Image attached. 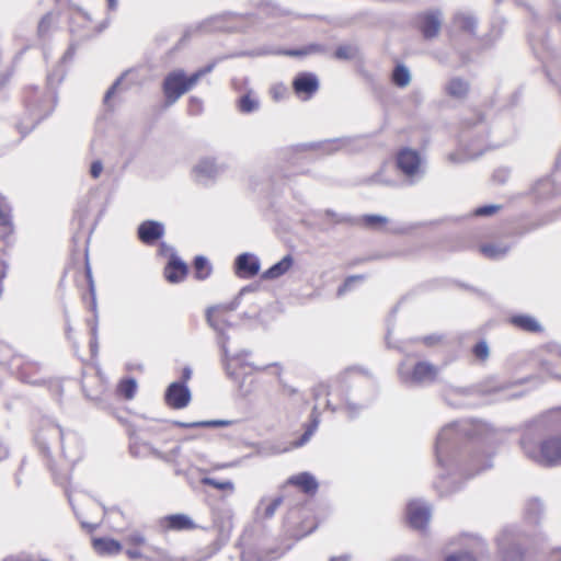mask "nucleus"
I'll list each match as a JSON object with an SVG mask.
<instances>
[{
	"label": "nucleus",
	"mask_w": 561,
	"mask_h": 561,
	"mask_svg": "<svg viewBox=\"0 0 561 561\" xmlns=\"http://www.w3.org/2000/svg\"><path fill=\"white\" fill-rule=\"evenodd\" d=\"M238 108L244 114L253 113L259 108V101L250 94H244L238 101Z\"/></svg>",
	"instance_id": "obj_40"
},
{
	"label": "nucleus",
	"mask_w": 561,
	"mask_h": 561,
	"mask_svg": "<svg viewBox=\"0 0 561 561\" xmlns=\"http://www.w3.org/2000/svg\"><path fill=\"white\" fill-rule=\"evenodd\" d=\"M468 394L466 390L453 388L448 390L445 396V400L449 405L453 407H462L466 402L462 400Z\"/></svg>",
	"instance_id": "obj_41"
},
{
	"label": "nucleus",
	"mask_w": 561,
	"mask_h": 561,
	"mask_svg": "<svg viewBox=\"0 0 561 561\" xmlns=\"http://www.w3.org/2000/svg\"><path fill=\"white\" fill-rule=\"evenodd\" d=\"M542 513V504L539 500H530L526 504L525 515L530 523H537Z\"/></svg>",
	"instance_id": "obj_38"
},
{
	"label": "nucleus",
	"mask_w": 561,
	"mask_h": 561,
	"mask_svg": "<svg viewBox=\"0 0 561 561\" xmlns=\"http://www.w3.org/2000/svg\"><path fill=\"white\" fill-rule=\"evenodd\" d=\"M163 526L171 530H187L195 528L193 519L185 514H173L163 518Z\"/></svg>",
	"instance_id": "obj_22"
},
{
	"label": "nucleus",
	"mask_w": 561,
	"mask_h": 561,
	"mask_svg": "<svg viewBox=\"0 0 561 561\" xmlns=\"http://www.w3.org/2000/svg\"><path fill=\"white\" fill-rule=\"evenodd\" d=\"M363 279H364L363 275H352V276L347 277L345 279V282L343 283V285H341L339 287L337 296L344 295L346 291H348L352 288V286L355 282L363 280Z\"/></svg>",
	"instance_id": "obj_47"
},
{
	"label": "nucleus",
	"mask_w": 561,
	"mask_h": 561,
	"mask_svg": "<svg viewBox=\"0 0 561 561\" xmlns=\"http://www.w3.org/2000/svg\"><path fill=\"white\" fill-rule=\"evenodd\" d=\"M26 368H27L26 366H23V367L20 369V371H19L20 377H21V379H22L23 381H25V382H32V383H33L34 381L27 378V375H26Z\"/></svg>",
	"instance_id": "obj_62"
},
{
	"label": "nucleus",
	"mask_w": 561,
	"mask_h": 561,
	"mask_svg": "<svg viewBox=\"0 0 561 561\" xmlns=\"http://www.w3.org/2000/svg\"><path fill=\"white\" fill-rule=\"evenodd\" d=\"M293 88L297 94H305L308 98L319 89V80L314 73L300 72L293 81Z\"/></svg>",
	"instance_id": "obj_16"
},
{
	"label": "nucleus",
	"mask_w": 561,
	"mask_h": 561,
	"mask_svg": "<svg viewBox=\"0 0 561 561\" xmlns=\"http://www.w3.org/2000/svg\"><path fill=\"white\" fill-rule=\"evenodd\" d=\"M49 25H50L49 16L48 15L43 16L42 20L39 21L38 27H37L39 36H43L48 31Z\"/></svg>",
	"instance_id": "obj_53"
},
{
	"label": "nucleus",
	"mask_w": 561,
	"mask_h": 561,
	"mask_svg": "<svg viewBox=\"0 0 561 561\" xmlns=\"http://www.w3.org/2000/svg\"><path fill=\"white\" fill-rule=\"evenodd\" d=\"M510 322L517 329H520L526 332H540L542 331L541 324L537 321L536 318L529 314H515L510 318Z\"/></svg>",
	"instance_id": "obj_23"
},
{
	"label": "nucleus",
	"mask_w": 561,
	"mask_h": 561,
	"mask_svg": "<svg viewBox=\"0 0 561 561\" xmlns=\"http://www.w3.org/2000/svg\"><path fill=\"white\" fill-rule=\"evenodd\" d=\"M247 353H224L222 365L228 377L239 379L251 373L252 366L247 362Z\"/></svg>",
	"instance_id": "obj_10"
},
{
	"label": "nucleus",
	"mask_w": 561,
	"mask_h": 561,
	"mask_svg": "<svg viewBox=\"0 0 561 561\" xmlns=\"http://www.w3.org/2000/svg\"><path fill=\"white\" fill-rule=\"evenodd\" d=\"M508 176H510V170L506 168H500V169L495 170L493 173V180L501 184L505 183L506 180L508 179Z\"/></svg>",
	"instance_id": "obj_48"
},
{
	"label": "nucleus",
	"mask_w": 561,
	"mask_h": 561,
	"mask_svg": "<svg viewBox=\"0 0 561 561\" xmlns=\"http://www.w3.org/2000/svg\"><path fill=\"white\" fill-rule=\"evenodd\" d=\"M396 162L399 171L404 175L409 184H414L423 178L422 159L416 150L410 148L399 150Z\"/></svg>",
	"instance_id": "obj_7"
},
{
	"label": "nucleus",
	"mask_w": 561,
	"mask_h": 561,
	"mask_svg": "<svg viewBox=\"0 0 561 561\" xmlns=\"http://www.w3.org/2000/svg\"><path fill=\"white\" fill-rule=\"evenodd\" d=\"M407 515L411 527L423 529L430 522L431 507L423 501H411L407 507Z\"/></svg>",
	"instance_id": "obj_13"
},
{
	"label": "nucleus",
	"mask_w": 561,
	"mask_h": 561,
	"mask_svg": "<svg viewBox=\"0 0 561 561\" xmlns=\"http://www.w3.org/2000/svg\"><path fill=\"white\" fill-rule=\"evenodd\" d=\"M519 534L514 527L504 528L496 538L502 561H523Z\"/></svg>",
	"instance_id": "obj_8"
},
{
	"label": "nucleus",
	"mask_w": 561,
	"mask_h": 561,
	"mask_svg": "<svg viewBox=\"0 0 561 561\" xmlns=\"http://www.w3.org/2000/svg\"><path fill=\"white\" fill-rule=\"evenodd\" d=\"M471 351H489V345H488L486 341L480 340L479 342H477L473 345Z\"/></svg>",
	"instance_id": "obj_58"
},
{
	"label": "nucleus",
	"mask_w": 561,
	"mask_h": 561,
	"mask_svg": "<svg viewBox=\"0 0 561 561\" xmlns=\"http://www.w3.org/2000/svg\"><path fill=\"white\" fill-rule=\"evenodd\" d=\"M369 383V380L353 370H347L332 385L319 383L312 390L313 398L318 400L322 396L337 397L341 404L334 405L330 399L327 401V408L332 412L344 409L350 419H354L365 403L373 398L371 391L364 393V386Z\"/></svg>",
	"instance_id": "obj_2"
},
{
	"label": "nucleus",
	"mask_w": 561,
	"mask_h": 561,
	"mask_svg": "<svg viewBox=\"0 0 561 561\" xmlns=\"http://www.w3.org/2000/svg\"><path fill=\"white\" fill-rule=\"evenodd\" d=\"M160 253H161L162 255H168V254H170V257H171V256H172V253H175V252H174V249H173L172 247H170V245H168L167 243L162 242V243L160 244Z\"/></svg>",
	"instance_id": "obj_57"
},
{
	"label": "nucleus",
	"mask_w": 561,
	"mask_h": 561,
	"mask_svg": "<svg viewBox=\"0 0 561 561\" xmlns=\"http://www.w3.org/2000/svg\"><path fill=\"white\" fill-rule=\"evenodd\" d=\"M267 54L285 55V56H290V57L306 56L305 47H302L300 49H285V50L262 49L257 53V55H267Z\"/></svg>",
	"instance_id": "obj_45"
},
{
	"label": "nucleus",
	"mask_w": 561,
	"mask_h": 561,
	"mask_svg": "<svg viewBox=\"0 0 561 561\" xmlns=\"http://www.w3.org/2000/svg\"><path fill=\"white\" fill-rule=\"evenodd\" d=\"M219 173V168L213 159L206 158L201 160L194 167L195 180L204 185L211 182Z\"/></svg>",
	"instance_id": "obj_17"
},
{
	"label": "nucleus",
	"mask_w": 561,
	"mask_h": 561,
	"mask_svg": "<svg viewBox=\"0 0 561 561\" xmlns=\"http://www.w3.org/2000/svg\"><path fill=\"white\" fill-rule=\"evenodd\" d=\"M192 377V369L190 366H185L183 369H182V381L181 382H184L186 385V381H188Z\"/></svg>",
	"instance_id": "obj_59"
},
{
	"label": "nucleus",
	"mask_w": 561,
	"mask_h": 561,
	"mask_svg": "<svg viewBox=\"0 0 561 561\" xmlns=\"http://www.w3.org/2000/svg\"><path fill=\"white\" fill-rule=\"evenodd\" d=\"M391 81L400 89L408 87L411 82V72L409 68L403 64H398L392 70Z\"/></svg>",
	"instance_id": "obj_28"
},
{
	"label": "nucleus",
	"mask_w": 561,
	"mask_h": 561,
	"mask_svg": "<svg viewBox=\"0 0 561 561\" xmlns=\"http://www.w3.org/2000/svg\"><path fill=\"white\" fill-rule=\"evenodd\" d=\"M353 141L354 138L352 137H341L335 139H327L319 142H312L309 145V147L314 150H319L322 153L331 154L336 151L350 148Z\"/></svg>",
	"instance_id": "obj_19"
},
{
	"label": "nucleus",
	"mask_w": 561,
	"mask_h": 561,
	"mask_svg": "<svg viewBox=\"0 0 561 561\" xmlns=\"http://www.w3.org/2000/svg\"><path fill=\"white\" fill-rule=\"evenodd\" d=\"M283 554L279 548L260 549L249 547L241 552V561H273Z\"/></svg>",
	"instance_id": "obj_18"
},
{
	"label": "nucleus",
	"mask_w": 561,
	"mask_h": 561,
	"mask_svg": "<svg viewBox=\"0 0 561 561\" xmlns=\"http://www.w3.org/2000/svg\"><path fill=\"white\" fill-rule=\"evenodd\" d=\"M501 209L500 205H484L474 209L473 215L478 217L492 216Z\"/></svg>",
	"instance_id": "obj_46"
},
{
	"label": "nucleus",
	"mask_w": 561,
	"mask_h": 561,
	"mask_svg": "<svg viewBox=\"0 0 561 561\" xmlns=\"http://www.w3.org/2000/svg\"><path fill=\"white\" fill-rule=\"evenodd\" d=\"M549 358L543 362V369L554 378L561 379V353H548Z\"/></svg>",
	"instance_id": "obj_31"
},
{
	"label": "nucleus",
	"mask_w": 561,
	"mask_h": 561,
	"mask_svg": "<svg viewBox=\"0 0 561 561\" xmlns=\"http://www.w3.org/2000/svg\"><path fill=\"white\" fill-rule=\"evenodd\" d=\"M363 224L369 228H377L378 226L386 225L388 218L381 215H365L362 218Z\"/></svg>",
	"instance_id": "obj_44"
},
{
	"label": "nucleus",
	"mask_w": 561,
	"mask_h": 561,
	"mask_svg": "<svg viewBox=\"0 0 561 561\" xmlns=\"http://www.w3.org/2000/svg\"><path fill=\"white\" fill-rule=\"evenodd\" d=\"M445 91L454 99H463L469 92V83L462 78L455 77L446 83Z\"/></svg>",
	"instance_id": "obj_24"
},
{
	"label": "nucleus",
	"mask_w": 561,
	"mask_h": 561,
	"mask_svg": "<svg viewBox=\"0 0 561 561\" xmlns=\"http://www.w3.org/2000/svg\"><path fill=\"white\" fill-rule=\"evenodd\" d=\"M253 290H254L253 287L245 286L240 290V293L236 297V299L232 302H230L228 306H226V307L218 306V307L209 308L206 313L207 322L209 323V325L214 330L221 332L224 330V324H225V320L222 319L224 312L234 310L240 304L241 296L248 291H253Z\"/></svg>",
	"instance_id": "obj_12"
},
{
	"label": "nucleus",
	"mask_w": 561,
	"mask_h": 561,
	"mask_svg": "<svg viewBox=\"0 0 561 561\" xmlns=\"http://www.w3.org/2000/svg\"><path fill=\"white\" fill-rule=\"evenodd\" d=\"M482 152L483 150L479 146H476L474 144H468L463 152H451L447 156V160L451 163H461L469 159L480 157Z\"/></svg>",
	"instance_id": "obj_26"
},
{
	"label": "nucleus",
	"mask_w": 561,
	"mask_h": 561,
	"mask_svg": "<svg viewBox=\"0 0 561 561\" xmlns=\"http://www.w3.org/2000/svg\"><path fill=\"white\" fill-rule=\"evenodd\" d=\"M186 274L187 265L175 253H172V256L164 268L165 278L170 283H179Z\"/></svg>",
	"instance_id": "obj_20"
},
{
	"label": "nucleus",
	"mask_w": 561,
	"mask_h": 561,
	"mask_svg": "<svg viewBox=\"0 0 561 561\" xmlns=\"http://www.w3.org/2000/svg\"><path fill=\"white\" fill-rule=\"evenodd\" d=\"M127 554L130 559H138L141 556V553L138 549H128Z\"/></svg>",
	"instance_id": "obj_63"
},
{
	"label": "nucleus",
	"mask_w": 561,
	"mask_h": 561,
	"mask_svg": "<svg viewBox=\"0 0 561 561\" xmlns=\"http://www.w3.org/2000/svg\"><path fill=\"white\" fill-rule=\"evenodd\" d=\"M181 427L191 428V427H225L232 424V421L229 420H211V421H199V422H178L176 423Z\"/></svg>",
	"instance_id": "obj_35"
},
{
	"label": "nucleus",
	"mask_w": 561,
	"mask_h": 561,
	"mask_svg": "<svg viewBox=\"0 0 561 561\" xmlns=\"http://www.w3.org/2000/svg\"><path fill=\"white\" fill-rule=\"evenodd\" d=\"M123 77H119L116 79V81L112 84V87L107 90V92L104 95V103H108V100L112 98V95L115 93L117 87L121 84V81L123 80Z\"/></svg>",
	"instance_id": "obj_54"
},
{
	"label": "nucleus",
	"mask_w": 561,
	"mask_h": 561,
	"mask_svg": "<svg viewBox=\"0 0 561 561\" xmlns=\"http://www.w3.org/2000/svg\"><path fill=\"white\" fill-rule=\"evenodd\" d=\"M57 430H58V433L60 436L61 449H62L64 454L67 456L66 447H65V433L60 426H57Z\"/></svg>",
	"instance_id": "obj_61"
},
{
	"label": "nucleus",
	"mask_w": 561,
	"mask_h": 561,
	"mask_svg": "<svg viewBox=\"0 0 561 561\" xmlns=\"http://www.w3.org/2000/svg\"><path fill=\"white\" fill-rule=\"evenodd\" d=\"M548 431L546 416L533 420L526 424L519 445L524 455L542 466L561 465V436L542 439Z\"/></svg>",
	"instance_id": "obj_3"
},
{
	"label": "nucleus",
	"mask_w": 561,
	"mask_h": 561,
	"mask_svg": "<svg viewBox=\"0 0 561 561\" xmlns=\"http://www.w3.org/2000/svg\"><path fill=\"white\" fill-rule=\"evenodd\" d=\"M137 391V382L134 378H127L118 383L117 392L127 400H131Z\"/></svg>",
	"instance_id": "obj_37"
},
{
	"label": "nucleus",
	"mask_w": 561,
	"mask_h": 561,
	"mask_svg": "<svg viewBox=\"0 0 561 561\" xmlns=\"http://www.w3.org/2000/svg\"><path fill=\"white\" fill-rule=\"evenodd\" d=\"M243 26L232 13H222L206 18L205 20L185 27L180 44L191 39L195 35L211 32H241Z\"/></svg>",
	"instance_id": "obj_5"
},
{
	"label": "nucleus",
	"mask_w": 561,
	"mask_h": 561,
	"mask_svg": "<svg viewBox=\"0 0 561 561\" xmlns=\"http://www.w3.org/2000/svg\"><path fill=\"white\" fill-rule=\"evenodd\" d=\"M260 260L253 253H241L234 260V272L241 278L254 277L260 272Z\"/></svg>",
	"instance_id": "obj_14"
},
{
	"label": "nucleus",
	"mask_w": 561,
	"mask_h": 561,
	"mask_svg": "<svg viewBox=\"0 0 561 561\" xmlns=\"http://www.w3.org/2000/svg\"><path fill=\"white\" fill-rule=\"evenodd\" d=\"M164 400L170 408L181 410L190 404L192 393L184 382L174 381L167 388Z\"/></svg>",
	"instance_id": "obj_11"
},
{
	"label": "nucleus",
	"mask_w": 561,
	"mask_h": 561,
	"mask_svg": "<svg viewBox=\"0 0 561 561\" xmlns=\"http://www.w3.org/2000/svg\"><path fill=\"white\" fill-rule=\"evenodd\" d=\"M324 214H325V216H327V217L331 218V219H332L334 222H336V224H337V222H343V221H346V220H347V218H346V217L341 216V215H337L336 213H334V211H333V210H331V209H327Z\"/></svg>",
	"instance_id": "obj_55"
},
{
	"label": "nucleus",
	"mask_w": 561,
	"mask_h": 561,
	"mask_svg": "<svg viewBox=\"0 0 561 561\" xmlns=\"http://www.w3.org/2000/svg\"><path fill=\"white\" fill-rule=\"evenodd\" d=\"M455 24L468 33H473L477 26V20L471 14L458 13L454 18Z\"/></svg>",
	"instance_id": "obj_34"
},
{
	"label": "nucleus",
	"mask_w": 561,
	"mask_h": 561,
	"mask_svg": "<svg viewBox=\"0 0 561 561\" xmlns=\"http://www.w3.org/2000/svg\"><path fill=\"white\" fill-rule=\"evenodd\" d=\"M287 483L298 486L307 494H314L319 486L316 478L309 472H301L293 476L288 479Z\"/></svg>",
	"instance_id": "obj_21"
},
{
	"label": "nucleus",
	"mask_w": 561,
	"mask_h": 561,
	"mask_svg": "<svg viewBox=\"0 0 561 561\" xmlns=\"http://www.w3.org/2000/svg\"><path fill=\"white\" fill-rule=\"evenodd\" d=\"M446 561H476V559L471 553L460 552L447 557Z\"/></svg>",
	"instance_id": "obj_49"
},
{
	"label": "nucleus",
	"mask_w": 561,
	"mask_h": 561,
	"mask_svg": "<svg viewBox=\"0 0 561 561\" xmlns=\"http://www.w3.org/2000/svg\"><path fill=\"white\" fill-rule=\"evenodd\" d=\"M103 171V163L100 160H95L91 163L90 174L93 179H98Z\"/></svg>",
	"instance_id": "obj_52"
},
{
	"label": "nucleus",
	"mask_w": 561,
	"mask_h": 561,
	"mask_svg": "<svg viewBox=\"0 0 561 561\" xmlns=\"http://www.w3.org/2000/svg\"><path fill=\"white\" fill-rule=\"evenodd\" d=\"M214 551L201 557V558H192V557H169L165 561H204L208 559Z\"/></svg>",
	"instance_id": "obj_51"
},
{
	"label": "nucleus",
	"mask_w": 561,
	"mask_h": 561,
	"mask_svg": "<svg viewBox=\"0 0 561 561\" xmlns=\"http://www.w3.org/2000/svg\"><path fill=\"white\" fill-rule=\"evenodd\" d=\"M164 234L163 224L156 220H145L137 229L138 239L147 245L154 244Z\"/></svg>",
	"instance_id": "obj_15"
},
{
	"label": "nucleus",
	"mask_w": 561,
	"mask_h": 561,
	"mask_svg": "<svg viewBox=\"0 0 561 561\" xmlns=\"http://www.w3.org/2000/svg\"><path fill=\"white\" fill-rule=\"evenodd\" d=\"M294 260L291 255L284 256L279 262L272 265L262 274L263 279H276L284 275L293 265Z\"/></svg>",
	"instance_id": "obj_25"
},
{
	"label": "nucleus",
	"mask_w": 561,
	"mask_h": 561,
	"mask_svg": "<svg viewBox=\"0 0 561 561\" xmlns=\"http://www.w3.org/2000/svg\"><path fill=\"white\" fill-rule=\"evenodd\" d=\"M508 247L503 244H485L481 247V252L490 259H501L508 252Z\"/></svg>",
	"instance_id": "obj_39"
},
{
	"label": "nucleus",
	"mask_w": 561,
	"mask_h": 561,
	"mask_svg": "<svg viewBox=\"0 0 561 561\" xmlns=\"http://www.w3.org/2000/svg\"><path fill=\"white\" fill-rule=\"evenodd\" d=\"M181 449H182L181 446L178 445L167 453H161V451L154 450L153 454L157 458L173 465L175 468V473L181 474L183 472V470L180 468L181 463L178 460V458L181 455Z\"/></svg>",
	"instance_id": "obj_29"
},
{
	"label": "nucleus",
	"mask_w": 561,
	"mask_h": 561,
	"mask_svg": "<svg viewBox=\"0 0 561 561\" xmlns=\"http://www.w3.org/2000/svg\"><path fill=\"white\" fill-rule=\"evenodd\" d=\"M550 185H551L550 179H545V180H541L540 182H538L536 190L539 193L541 190H545L546 187H549Z\"/></svg>",
	"instance_id": "obj_60"
},
{
	"label": "nucleus",
	"mask_w": 561,
	"mask_h": 561,
	"mask_svg": "<svg viewBox=\"0 0 561 561\" xmlns=\"http://www.w3.org/2000/svg\"><path fill=\"white\" fill-rule=\"evenodd\" d=\"M420 345L427 347V348L447 346V344L445 343V336L440 335V334H431V335H426L422 339L411 340V346H420Z\"/></svg>",
	"instance_id": "obj_30"
},
{
	"label": "nucleus",
	"mask_w": 561,
	"mask_h": 561,
	"mask_svg": "<svg viewBox=\"0 0 561 561\" xmlns=\"http://www.w3.org/2000/svg\"><path fill=\"white\" fill-rule=\"evenodd\" d=\"M320 423V413L318 412V408L314 407L311 412V423L306 430V432L300 437L299 442L296 444V446H302L306 444L310 437L313 435L316 430L318 428V425Z\"/></svg>",
	"instance_id": "obj_36"
},
{
	"label": "nucleus",
	"mask_w": 561,
	"mask_h": 561,
	"mask_svg": "<svg viewBox=\"0 0 561 561\" xmlns=\"http://www.w3.org/2000/svg\"><path fill=\"white\" fill-rule=\"evenodd\" d=\"M442 367L428 362L404 359L398 367L399 379L407 386H424L436 380Z\"/></svg>",
	"instance_id": "obj_6"
},
{
	"label": "nucleus",
	"mask_w": 561,
	"mask_h": 561,
	"mask_svg": "<svg viewBox=\"0 0 561 561\" xmlns=\"http://www.w3.org/2000/svg\"><path fill=\"white\" fill-rule=\"evenodd\" d=\"M493 430L480 421L463 420L449 423L440 428L435 443V455L440 469L435 488L440 494L455 491L456 477L461 474L473 476L492 466L490 456L483 459L479 454H472L468 463L462 465L467 457V440L481 439L489 442Z\"/></svg>",
	"instance_id": "obj_1"
},
{
	"label": "nucleus",
	"mask_w": 561,
	"mask_h": 561,
	"mask_svg": "<svg viewBox=\"0 0 561 561\" xmlns=\"http://www.w3.org/2000/svg\"><path fill=\"white\" fill-rule=\"evenodd\" d=\"M489 354H490V353H476V355H477V356H476V360H477L478 363H484V362L488 359Z\"/></svg>",
	"instance_id": "obj_64"
},
{
	"label": "nucleus",
	"mask_w": 561,
	"mask_h": 561,
	"mask_svg": "<svg viewBox=\"0 0 561 561\" xmlns=\"http://www.w3.org/2000/svg\"><path fill=\"white\" fill-rule=\"evenodd\" d=\"M443 24V12L439 9H431L415 16L416 28L426 41L436 38Z\"/></svg>",
	"instance_id": "obj_9"
},
{
	"label": "nucleus",
	"mask_w": 561,
	"mask_h": 561,
	"mask_svg": "<svg viewBox=\"0 0 561 561\" xmlns=\"http://www.w3.org/2000/svg\"><path fill=\"white\" fill-rule=\"evenodd\" d=\"M266 500L262 499L259 506H257V514L261 515L263 518H272L277 511V508L283 503V499L280 496H277L270 501L267 504H265Z\"/></svg>",
	"instance_id": "obj_32"
},
{
	"label": "nucleus",
	"mask_w": 561,
	"mask_h": 561,
	"mask_svg": "<svg viewBox=\"0 0 561 561\" xmlns=\"http://www.w3.org/2000/svg\"><path fill=\"white\" fill-rule=\"evenodd\" d=\"M217 65V60L211 61L205 67L198 69L191 76H186L183 69H175L169 72L162 82V92L167 105H173L183 94L188 92L204 76L210 73Z\"/></svg>",
	"instance_id": "obj_4"
},
{
	"label": "nucleus",
	"mask_w": 561,
	"mask_h": 561,
	"mask_svg": "<svg viewBox=\"0 0 561 561\" xmlns=\"http://www.w3.org/2000/svg\"><path fill=\"white\" fill-rule=\"evenodd\" d=\"M306 56L312 54H323L327 51L325 46L321 44H310L305 46Z\"/></svg>",
	"instance_id": "obj_50"
},
{
	"label": "nucleus",
	"mask_w": 561,
	"mask_h": 561,
	"mask_svg": "<svg viewBox=\"0 0 561 561\" xmlns=\"http://www.w3.org/2000/svg\"><path fill=\"white\" fill-rule=\"evenodd\" d=\"M128 542L134 543V545H144L145 538L139 533H134L128 536Z\"/></svg>",
	"instance_id": "obj_56"
},
{
	"label": "nucleus",
	"mask_w": 561,
	"mask_h": 561,
	"mask_svg": "<svg viewBox=\"0 0 561 561\" xmlns=\"http://www.w3.org/2000/svg\"><path fill=\"white\" fill-rule=\"evenodd\" d=\"M356 55L357 47L353 45H340L334 53V57L341 60H351L355 58Z\"/></svg>",
	"instance_id": "obj_42"
},
{
	"label": "nucleus",
	"mask_w": 561,
	"mask_h": 561,
	"mask_svg": "<svg viewBox=\"0 0 561 561\" xmlns=\"http://www.w3.org/2000/svg\"><path fill=\"white\" fill-rule=\"evenodd\" d=\"M194 271L197 279L204 280L211 274V265L207 257L197 255L194 259Z\"/></svg>",
	"instance_id": "obj_33"
},
{
	"label": "nucleus",
	"mask_w": 561,
	"mask_h": 561,
	"mask_svg": "<svg viewBox=\"0 0 561 561\" xmlns=\"http://www.w3.org/2000/svg\"><path fill=\"white\" fill-rule=\"evenodd\" d=\"M202 484L204 485H210L215 489H218V490H222V491H229V492H233L234 490V484L232 481L230 480H226V481H218L214 478H203L201 480Z\"/></svg>",
	"instance_id": "obj_43"
},
{
	"label": "nucleus",
	"mask_w": 561,
	"mask_h": 561,
	"mask_svg": "<svg viewBox=\"0 0 561 561\" xmlns=\"http://www.w3.org/2000/svg\"><path fill=\"white\" fill-rule=\"evenodd\" d=\"M93 548L99 554H115L121 551V543L114 539L96 538Z\"/></svg>",
	"instance_id": "obj_27"
}]
</instances>
